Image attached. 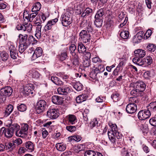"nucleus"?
Returning <instances> with one entry per match:
<instances>
[{
  "instance_id": "c756f323",
  "label": "nucleus",
  "mask_w": 156,
  "mask_h": 156,
  "mask_svg": "<svg viewBox=\"0 0 156 156\" xmlns=\"http://www.w3.org/2000/svg\"><path fill=\"white\" fill-rule=\"evenodd\" d=\"M32 9V12H37L40 10L41 8V5L39 2H37L34 4Z\"/></svg>"
},
{
  "instance_id": "473e14b6",
  "label": "nucleus",
  "mask_w": 156,
  "mask_h": 156,
  "mask_svg": "<svg viewBox=\"0 0 156 156\" xmlns=\"http://www.w3.org/2000/svg\"><path fill=\"white\" fill-rule=\"evenodd\" d=\"M141 92L136 90V87H134V89L132 90L130 92V94L134 97H137L141 96Z\"/></svg>"
},
{
  "instance_id": "20e7f679",
  "label": "nucleus",
  "mask_w": 156,
  "mask_h": 156,
  "mask_svg": "<svg viewBox=\"0 0 156 156\" xmlns=\"http://www.w3.org/2000/svg\"><path fill=\"white\" fill-rule=\"evenodd\" d=\"M47 107L46 103L44 100H39L37 103L36 108L37 113L38 114L42 113L45 109H46Z\"/></svg>"
},
{
  "instance_id": "a19ab883",
  "label": "nucleus",
  "mask_w": 156,
  "mask_h": 156,
  "mask_svg": "<svg viewBox=\"0 0 156 156\" xmlns=\"http://www.w3.org/2000/svg\"><path fill=\"white\" fill-rule=\"evenodd\" d=\"M5 147L6 150H8L11 148L12 149L15 147L14 144L10 142H5Z\"/></svg>"
},
{
  "instance_id": "9d476101",
  "label": "nucleus",
  "mask_w": 156,
  "mask_h": 156,
  "mask_svg": "<svg viewBox=\"0 0 156 156\" xmlns=\"http://www.w3.org/2000/svg\"><path fill=\"white\" fill-rule=\"evenodd\" d=\"M47 115L51 119H55L58 116L59 113L57 109H50L47 111Z\"/></svg>"
},
{
  "instance_id": "4be33fe9",
  "label": "nucleus",
  "mask_w": 156,
  "mask_h": 156,
  "mask_svg": "<svg viewBox=\"0 0 156 156\" xmlns=\"http://www.w3.org/2000/svg\"><path fill=\"white\" fill-rule=\"evenodd\" d=\"M143 37V34L140 33H137L134 36L133 39V41L134 43H138L140 42V41L141 40Z\"/></svg>"
},
{
  "instance_id": "423d86ee",
  "label": "nucleus",
  "mask_w": 156,
  "mask_h": 156,
  "mask_svg": "<svg viewBox=\"0 0 156 156\" xmlns=\"http://www.w3.org/2000/svg\"><path fill=\"white\" fill-rule=\"evenodd\" d=\"M90 127L97 133L101 132V126L100 124L98 123V121L95 118L92 120L90 122Z\"/></svg>"
},
{
  "instance_id": "bb28decb",
  "label": "nucleus",
  "mask_w": 156,
  "mask_h": 156,
  "mask_svg": "<svg viewBox=\"0 0 156 156\" xmlns=\"http://www.w3.org/2000/svg\"><path fill=\"white\" fill-rule=\"evenodd\" d=\"M105 9L104 8L101 9L97 11L95 16V18H98L102 19V16L105 13Z\"/></svg>"
},
{
  "instance_id": "864d4df0",
  "label": "nucleus",
  "mask_w": 156,
  "mask_h": 156,
  "mask_svg": "<svg viewBox=\"0 0 156 156\" xmlns=\"http://www.w3.org/2000/svg\"><path fill=\"white\" fill-rule=\"evenodd\" d=\"M25 28H26V29H25V31L27 30L28 33L31 32L33 26L31 23H29V24H26L25 25Z\"/></svg>"
},
{
  "instance_id": "0eeeda50",
  "label": "nucleus",
  "mask_w": 156,
  "mask_h": 156,
  "mask_svg": "<svg viewBox=\"0 0 156 156\" xmlns=\"http://www.w3.org/2000/svg\"><path fill=\"white\" fill-rule=\"evenodd\" d=\"M151 115L150 111L148 109H145L139 111L138 114V117L139 119L144 120L149 118Z\"/></svg>"
},
{
  "instance_id": "a18cd8bd",
  "label": "nucleus",
  "mask_w": 156,
  "mask_h": 156,
  "mask_svg": "<svg viewBox=\"0 0 156 156\" xmlns=\"http://www.w3.org/2000/svg\"><path fill=\"white\" fill-rule=\"evenodd\" d=\"M28 46L20 44L19 45V51L21 53H22L27 48Z\"/></svg>"
},
{
  "instance_id": "72a5a7b5",
  "label": "nucleus",
  "mask_w": 156,
  "mask_h": 156,
  "mask_svg": "<svg viewBox=\"0 0 156 156\" xmlns=\"http://www.w3.org/2000/svg\"><path fill=\"white\" fill-rule=\"evenodd\" d=\"M15 134L16 136L21 137H26L27 136L26 133L22 131V129L20 128V127L18 130H17Z\"/></svg>"
},
{
  "instance_id": "4d7b16f0",
  "label": "nucleus",
  "mask_w": 156,
  "mask_h": 156,
  "mask_svg": "<svg viewBox=\"0 0 156 156\" xmlns=\"http://www.w3.org/2000/svg\"><path fill=\"white\" fill-rule=\"evenodd\" d=\"M97 72L95 70L93 71L90 74V77L93 79L96 80L97 79V75L98 74Z\"/></svg>"
},
{
  "instance_id": "f3484780",
  "label": "nucleus",
  "mask_w": 156,
  "mask_h": 156,
  "mask_svg": "<svg viewBox=\"0 0 156 156\" xmlns=\"http://www.w3.org/2000/svg\"><path fill=\"white\" fill-rule=\"evenodd\" d=\"M2 130H3V133H4L5 136L7 138L11 137L14 134L9 127L8 128L2 127Z\"/></svg>"
},
{
  "instance_id": "dca6fc26",
  "label": "nucleus",
  "mask_w": 156,
  "mask_h": 156,
  "mask_svg": "<svg viewBox=\"0 0 156 156\" xmlns=\"http://www.w3.org/2000/svg\"><path fill=\"white\" fill-rule=\"evenodd\" d=\"M67 121L69 124L73 125L77 122L76 116L73 115H69L66 116Z\"/></svg>"
},
{
  "instance_id": "393cba45",
  "label": "nucleus",
  "mask_w": 156,
  "mask_h": 156,
  "mask_svg": "<svg viewBox=\"0 0 156 156\" xmlns=\"http://www.w3.org/2000/svg\"><path fill=\"white\" fill-rule=\"evenodd\" d=\"M25 147L27 150H29L30 152L34 151V145L33 143L30 141L27 142L25 144Z\"/></svg>"
},
{
  "instance_id": "c85d7f7f",
  "label": "nucleus",
  "mask_w": 156,
  "mask_h": 156,
  "mask_svg": "<svg viewBox=\"0 0 156 156\" xmlns=\"http://www.w3.org/2000/svg\"><path fill=\"white\" fill-rule=\"evenodd\" d=\"M56 147L58 151H64L66 148V145L62 143H58L56 145Z\"/></svg>"
},
{
  "instance_id": "6e6552de",
  "label": "nucleus",
  "mask_w": 156,
  "mask_h": 156,
  "mask_svg": "<svg viewBox=\"0 0 156 156\" xmlns=\"http://www.w3.org/2000/svg\"><path fill=\"white\" fill-rule=\"evenodd\" d=\"M34 88V87L32 84H27L23 88V93L27 96L30 94L32 95L33 94V91Z\"/></svg>"
},
{
  "instance_id": "6ab92c4d",
  "label": "nucleus",
  "mask_w": 156,
  "mask_h": 156,
  "mask_svg": "<svg viewBox=\"0 0 156 156\" xmlns=\"http://www.w3.org/2000/svg\"><path fill=\"white\" fill-rule=\"evenodd\" d=\"M134 53L136 56L143 58L146 55V51L141 49H138L134 51Z\"/></svg>"
},
{
  "instance_id": "3c124183",
  "label": "nucleus",
  "mask_w": 156,
  "mask_h": 156,
  "mask_svg": "<svg viewBox=\"0 0 156 156\" xmlns=\"http://www.w3.org/2000/svg\"><path fill=\"white\" fill-rule=\"evenodd\" d=\"M28 129V125L27 124H23L22 125L21 129H22V131L26 133L27 135V134Z\"/></svg>"
},
{
  "instance_id": "1a4fd4ad",
  "label": "nucleus",
  "mask_w": 156,
  "mask_h": 156,
  "mask_svg": "<svg viewBox=\"0 0 156 156\" xmlns=\"http://www.w3.org/2000/svg\"><path fill=\"white\" fill-rule=\"evenodd\" d=\"M18 37L20 39V42L21 44H23L28 46L30 45L29 36L28 37V35L26 34L23 35L20 34Z\"/></svg>"
},
{
  "instance_id": "79ce46f5",
  "label": "nucleus",
  "mask_w": 156,
  "mask_h": 156,
  "mask_svg": "<svg viewBox=\"0 0 156 156\" xmlns=\"http://www.w3.org/2000/svg\"><path fill=\"white\" fill-rule=\"evenodd\" d=\"M41 27H37L36 28L35 36L38 39H40L41 37Z\"/></svg>"
},
{
  "instance_id": "9b49d317",
  "label": "nucleus",
  "mask_w": 156,
  "mask_h": 156,
  "mask_svg": "<svg viewBox=\"0 0 156 156\" xmlns=\"http://www.w3.org/2000/svg\"><path fill=\"white\" fill-rule=\"evenodd\" d=\"M137 109V105L133 103H130L128 104L126 108V111L127 113L133 114L135 113Z\"/></svg>"
},
{
  "instance_id": "f257e3e1",
  "label": "nucleus",
  "mask_w": 156,
  "mask_h": 156,
  "mask_svg": "<svg viewBox=\"0 0 156 156\" xmlns=\"http://www.w3.org/2000/svg\"><path fill=\"white\" fill-rule=\"evenodd\" d=\"M109 125L111 128V130L108 131V133L110 140L113 144L116 141L118 142L115 137L117 139H122V134L118 132L117 126L115 124L110 123Z\"/></svg>"
},
{
  "instance_id": "e2e57ef3",
  "label": "nucleus",
  "mask_w": 156,
  "mask_h": 156,
  "mask_svg": "<svg viewBox=\"0 0 156 156\" xmlns=\"http://www.w3.org/2000/svg\"><path fill=\"white\" fill-rule=\"evenodd\" d=\"M10 55L11 57L13 59H16L17 58L18 56L17 53V51L10 52Z\"/></svg>"
},
{
  "instance_id": "ddd939ff",
  "label": "nucleus",
  "mask_w": 156,
  "mask_h": 156,
  "mask_svg": "<svg viewBox=\"0 0 156 156\" xmlns=\"http://www.w3.org/2000/svg\"><path fill=\"white\" fill-rule=\"evenodd\" d=\"M58 93L60 94L66 95L71 91L70 88L67 86L59 87L57 89Z\"/></svg>"
},
{
  "instance_id": "58836bf2",
  "label": "nucleus",
  "mask_w": 156,
  "mask_h": 156,
  "mask_svg": "<svg viewBox=\"0 0 156 156\" xmlns=\"http://www.w3.org/2000/svg\"><path fill=\"white\" fill-rule=\"evenodd\" d=\"M140 129L144 134H147L148 132V127L147 125L145 124H141L140 126Z\"/></svg>"
},
{
  "instance_id": "ea45409f",
  "label": "nucleus",
  "mask_w": 156,
  "mask_h": 156,
  "mask_svg": "<svg viewBox=\"0 0 156 156\" xmlns=\"http://www.w3.org/2000/svg\"><path fill=\"white\" fill-rule=\"evenodd\" d=\"M143 59L145 66L150 65L152 62V58L150 56H147Z\"/></svg>"
},
{
  "instance_id": "2f4dec72",
  "label": "nucleus",
  "mask_w": 156,
  "mask_h": 156,
  "mask_svg": "<svg viewBox=\"0 0 156 156\" xmlns=\"http://www.w3.org/2000/svg\"><path fill=\"white\" fill-rule=\"evenodd\" d=\"M20 127V126L17 123L11 124L9 127V128L12 130L13 133L14 132L16 133L17 130H18V129H19Z\"/></svg>"
},
{
  "instance_id": "c03bdc74",
  "label": "nucleus",
  "mask_w": 156,
  "mask_h": 156,
  "mask_svg": "<svg viewBox=\"0 0 156 156\" xmlns=\"http://www.w3.org/2000/svg\"><path fill=\"white\" fill-rule=\"evenodd\" d=\"M73 87L78 91H80L83 88V85L80 83L76 82L74 85Z\"/></svg>"
},
{
  "instance_id": "680f3d73",
  "label": "nucleus",
  "mask_w": 156,
  "mask_h": 156,
  "mask_svg": "<svg viewBox=\"0 0 156 156\" xmlns=\"http://www.w3.org/2000/svg\"><path fill=\"white\" fill-rule=\"evenodd\" d=\"M86 31L88 33L90 34V33H91L93 31V29L91 26V23H89L87 26L86 27Z\"/></svg>"
},
{
  "instance_id": "338daca9",
  "label": "nucleus",
  "mask_w": 156,
  "mask_h": 156,
  "mask_svg": "<svg viewBox=\"0 0 156 156\" xmlns=\"http://www.w3.org/2000/svg\"><path fill=\"white\" fill-rule=\"evenodd\" d=\"M30 44L32 43V44H35L37 43V41L32 36H29Z\"/></svg>"
},
{
  "instance_id": "bf43d9fd",
  "label": "nucleus",
  "mask_w": 156,
  "mask_h": 156,
  "mask_svg": "<svg viewBox=\"0 0 156 156\" xmlns=\"http://www.w3.org/2000/svg\"><path fill=\"white\" fill-rule=\"evenodd\" d=\"M22 142L23 141L20 138H18L12 141V143L14 144L15 147V145L16 144L18 145L22 144Z\"/></svg>"
},
{
  "instance_id": "052dcab7",
  "label": "nucleus",
  "mask_w": 156,
  "mask_h": 156,
  "mask_svg": "<svg viewBox=\"0 0 156 156\" xmlns=\"http://www.w3.org/2000/svg\"><path fill=\"white\" fill-rule=\"evenodd\" d=\"M53 26L48 21L44 27V30L46 31L51 29Z\"/></svg>"
},
{
  "instance_id": "49530a36",
  "label": "nucleus",
  "mask_w": 156,
  "mask_h": 156,
  "mask_svg": "<svg viewBox=\"0 0 156 156\" xmlns=\"http://www.w3.org/2000/svg\"><path fill=\"white\" fill-rule=\"evenodd\" d=\"M120 36L122 38L127 39L129 37V32L128 31H122L120 33Z\"/></svg>"
},
{
  "instance_id": "f8f14e48",
  "label": "nucleus",
  "mask_w": 156,
  "mask_h": 156,
  "mask_svg": "<svg viewBox=\"0 0 156 156\" xmlns=\"http://www.w3.org/2000/svg\"><path fill=\"white\" fill-rule=\"evenodd\" d=\"M134 87L136 88V90L143 92L144 90L146 87L145 83L143 81H139L134 83Z\"/></svg>"
},
{
  "instance_id": "2eb2a0df",
  "label": "nucleus",
  "mask_w": 156,
  "mask_h": 156,
  "mask_svg": "<svg viewBox=\"0 0 156 156\" xmlns=\"http://www.w3.org/2000/svg\"><path fill=\"white\" fill-rule=\"evenodd\" d=\"M51 100L54 104L58 105H61L63 102V98L57 95L53 96L52 97Z\"/></svg>"
},
{
  "instance_id": "603ef678",
  "label": "nucleus",
  "mask_w": 156,
  "mask_h": 156,
  "mask_svg": "<svg viewBox=\"0 0 156 156\" xmlns=\"http://www.w3.org/2000/svg\"><path fill=\"white\" fill-rule=\"evenodd\" d=\"M121 154L122 156H130L132 155L131 154H130L127 150L125 148H122L121 151Z\"/></svg>"
},
{
  "instance_id": "a878e982",
  "label": "nucleus",
  "mask_w": 156,
  "mask_h": 156,
  "mask_svg": "<svg viewBox=\"0 0 156 156\" xmlns=\"http://www.w3.org/2000/svg\"><path fill=\"white\" fill-rule=\"evenodd\" d=\"M86 48L82 43L78 44V51L80 53L84 54L86 51Z\"/></svg>"
},
{
  "instance_id": "c9c22d12",
  "label": "nucleus",
  "mask_w": 156,
  "mask_h": 156,
  "mask_svg": "<svg viewBox=\"0 0 156 156\" xmlns=\"http://www.w3.org/2000/svg\"><path fill=\"white\" fill-rule=\"evenodd\" d=\"M76 50V46L75 44H71L69 47V50L70 51V53L72 56H74L77 54L75 52Z\"/></svg>"
},
{
  "instance_id": "4c0bfd02",
  "label": "nucleus",
  "mask_w": 156,
  "mask_h": 156,
  "mask_svg": "<svg viewBox=\"0 0 156 156\" xmlns=\"http://www.w3.org/2000/svg\"><path fill=\"white\" fill-rule=\"evenodd\" d=\"M148 109H150L151 111L155 112L156 111V101L151 102L148 106Z\"/></svg>"
},
{
  "instance_id": "0e129e2a",
  "label": "nucleus",
  "mask_w": 156,
  "mask_h": 156,
  "mask_svg": "<svg viewBox=\"0 0 156 156\" xmlns=\"http://www.w3.org/2000/svg\"><path fill=\"white\" fill-rule=\"evenodd\" d=\"M9 50L10 52L17 51L16 47L13 45L12 43H10L9 45Z\"/></svg>"
},
{
  "instance_id": "f03ea898",
  "label": "nucleus",
  "mask_w": 156,
  "mask_h": 156,
  "mask_svg": "<svg viewBox=\"0 0 156 156\" xmlns=\"http://www.w3.org/2000/svg\"><path fill=\"white\" fill-rule=\"evenodd\" d=\"M13 92L12 88L9 86H6L0 90V98L5 101L6 97L10 96Z\"/></svg>"
},
{
  "instance_id": "7c9ffc66",
  "label": "nucleus",
  "mask_w": 156,
  "mask_h": 156,
  "mask_svg": "<svg viewBox=\"0 0 156 156\" xmlns=\"http://www.w3.org/2000/svg\"><path fill=\"white\" fill-rule=\"evenodd\" d=\"M59 60L61 61L65 60L68 57L67 52L66 51H62L59 55Z\"/></svg>"
},
{
  "instance_id": "13d9d810",
  "label": "nucleus",
  "mask_w": 156,
  "mask_h": 156,
  "mask_svg": "<svg viewBox=\"0 0 156 156\" xmlns=\"http://www.w3.org/2000/svg\"><path fill=\"white\" fill-rule=\"evenodd\" d=\"M95 151L89 150L86 151L84 154V156H94Z\"/></svg>"
},
{
  "instance_id": "09e8293b",
  "label": "nucleus",
  "mask_w": 156,
  "mask_h": 156,
  "mask_svg": "<svg viewBox=\"0 0 156 156\" xmlns=\"http://www.w3.org/2000/svg\"><path fill=\"white\" fill-rule=\"evenodd\" d=\"M34 23L37 26V27H42L41 24L42 23V21L39 17H36L35 20L33 21Z\"/></svg>"
},
{
  "instance_id": "e433bc0d",
  "label": "nucleus",
  "mask_w": 156,
  "mask_h": 156,
  "mask_svg": "<svg viewBox=\"0 0 156 156\" xmlns=\"http://www.w3.org/2000/svg\"><path fill=\"white\" fill-rule=\"evenodd\" d=\"M95 19L94 25L98 27H101L102 24V19L98 18H95Z\"/></svg>"
},
{
  "instance_id": "412c9836",
  "label": "nucleus",
  "mask_w": 156,
  "mask_h": 156,
  "mask_svg": "<svg viewBox=\"0 0 156 156\" xmlns=\"http://www.w3.org/2000/svg\"><path fill=\"white\" fill-rule=\"evenodd\" d=\"M88 96L86 94H82L76 97V100L77 103H81L86 100Z\"/></svg>"
},
{
  "instance_id": "b1692460",
  "label": "nucleus",
  "mask_w": 156,
  "mask_h": 156,
  "mask_svg": "<svg viewBox=\"0 0 156 156\" xmlns=\"http://www.w3.org/2000/svg\"><path fill=\"white\" fill-rule=\"evenodd\" d=\"M93 13V10L90 8H87L83 12L82 15V17H84L86 16L91 15Z\"/></svg>"
},
{
  "instance_id": "774afa93",
  "label": "nucleus",
  "mask_w": 156,
  "mask_h": 156,
  "mask_svg": "<svg viewBox=\"0 0 156 156\" xmlns=\"http://www.w3.org/2000/svg\"><path fill=\"white\" fill-rule=\"evenodd\" d=\"M150 124L153 126H156V117L152 118L149 120Z\"/></svg>"
},
{
  "instance_id": "8fccbe9b",
  "label": "nucleus",
  "mask_w": 156,
  "mask_h": 156,
  "mask_svg": "<svg viewBox=\"0 0 156 156\" xmlns=\"http://www.w3.org/2000/svg\"><path fill=\"white\" fill-rule=\"evenodd\" d=\"M119 96V94H116L112 95L111 97L114 102H117L120 100V98Z\"/></svg>"
},
{
  "instance_id": "cd10ccee",
  "label": "nucleus",
  "mask_w": 156,
  "mask_h": 156,
  "mask_svg": "<svg viewBox=\"0 0 156 156\" xmlns=\"http://www.w3.org/2000/svg\"><path fill=\"white\" fill-rule=\"evenodd\" d=\"M134 63H135L137 65L139 66H142L145 65L144 59H140L139 58H134L133 60Z\"/></svg>"
},
{
  "instance_id": "7ed1b4c3",
  "label": "nucleus",
  "mask_w": 156,
  "mask_h": 156,
  "mask_svg": "<svg viewBox=\"0 0 156 156\" xmlns=\"http://www.w3.org/2000/svg\"><path fill=\"white\" fill-rule=\"evenodd\" d=\"M62 25L65 27H67L72 22V18L71 13L67 12L62 16Z\"/></svg>"
},
{
  "instance_id": "37998d69",
  "label": "nucleus",
  "mask_w": 156,
  "mask_h": 156,
  "mask_svg": "<svg viewBox=\"0 0 156 156\" xmlns=\"http://www.w3.org/2000/svg\"><path fill=\"white\" fill-rule=\"evenodd\" d=\"M147 50L150 52H154L156 50V46L152 44H149L147 46Z\"/></svg>"
},
{
  "instance_id": "6e6d98bb",
  "label": "nucleus",
  "mask_w": 156,
  "mask_h": 156,
  "mask_svg": "<svg viewBox=\"0 0 156 156\" xmlns=\"http://www.w3.org/2000/svg\"><path fill=\"white\" fill-rule=\"evenodd\" d=\"M66 129L70 132H73L76 130V127L75 126H69L66 127Z\"/></svg>"
},
{
  "instance_id": "4468645a",
  "label": "nucleus",
  "mask_w": 156,
  "mask_h": 156,
  "mask_svg": "<svg viewBox=\"0 0 156 156\" xmlns=\"http://www.w3.org/2000/svg\"><path fill=\"white\" fill-rule=\"evenodd\" d=\"M42 50L41 47L37 48L32 56L31 59L32 60H34L37 58L40 57L42 55Z\"/></svg>"
},
{
  "instance_id": "5fc2aeb1",
  "label": "nucleus",
  "mask_w": 156,
  "mask_h": 156,
  "mask_svg": "<svg viewBox=\"0 0 156 156\" xmlns=\"http://www.w3.org/2000/svg\"><path fill=\"white\" fill-rule=\"evenodd\" d=\"M105 69V68L103 66V65H100L98 67L96 68L94 70L98 73L103 72Z\"/></svg>"
},
{
  "instance_id": "aec40b11",
  "label": "nucleus",
  "mask_w": 156,
  "mask_h": 156,
  "mask_svg": "<svg viewBox=\"0 0 156 156\" xmlns=\"http://www.w3.org/2000/svg\"><path fill=\"white\" fill-rule=\"evenodd\" d=\"M13 109V107L12 105L9 104L7 105L4 112V115L7 117L12 113Z\"/></svg>"
},
{
  "instance_id": "de8ad7c7",
  "label": "nucleus",
  "mask_w": 156,
  "mask_h": 156,
  "mask_svg": "<svg viewBox=\"0 0 156 156\" xmlns=\"http://www.w3.org/2000/svg\"><path fill=\"white\" fill-rule=\"evenodd\" d=\"M17 108L18 110L21 112H24L27 110L26 106L25 105L23 104L18 106Z\"/></svg>"
},
{
  "instance_id": "a211bd4d",
  "label": "nucleus",
  "mask_w": 156,
  "mask_h": 156,
  "mask_svg": "<svg viewBox=\"0 0 156 156\" xmlns=\"http://www.w3.org/2000/svg\"><path fill=\"white\" fill-rule=\"evenodd\" d=\"M29 75H30L34 79H38L41 76L40 73L34 69H32L30 70L29 71Z\"/></svg>"
},
{
  "instance_id": "5701e85b",
  "label": "nucleus",
  "mask_w": 156,
  "mask_h": 156,
  "mask_svg": "<svg viewBox=\"0 0 156 156\" xmlns=\"http://www.w3.org/2000/svg\"><path fill=\"white\" fill-rule=\"evenodd\" d=\"M9 57L8 54L5 51H0V58L2 61L5 62L8 60Z\"/></svg>"
},
{
  "instance_id": "69168bd1",
  "label": "nucleus",
  "mask_w": 156,
  "mask_h": 156,
  "mask_svg": "<svg viewBox=\"0 0 156 156\" xmlns=\"http://www.w3.org/2000/svg\"><path fill=\"white\" fill-rule=\"evenodd\" d=\"M90 59H85L84 61L83 65L84 67H88L90 65Z\"/></svg>"
},
{
  "instance_id": "39448f33",
  "label": "nucleus",
  "mask_w": 156,
  "mask_h": 156,
  "mask_svg": "<svg viewBox=\"0 0 156 156\" xmlns=\"http://www.w3.org/2000/svg\"><path fill=\"white\" fill-rule=\"evenodd\" d=\"M91 35L87 33L86 30H83L80 32L79 39L84 43L90 42Z\"/></svg>"
},
{
  "instance_id": "f704fd0d",
  "label": "nucleus",
  "mask_w": 156,
  "mask_h": 156,
  "mask_svg": "<svg viewBox=\"0 0 156 156\" xmlns=\"http://www.w3.org/2000/svg\"><path fill=\"white\" fill-rule=\"evenodd\" d=\"M72 64L75 66H78L79 63V58L77 54L72 56Z\"/></svg>"
}]
</instances>
